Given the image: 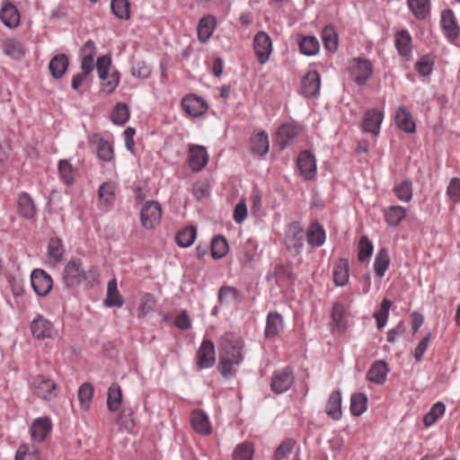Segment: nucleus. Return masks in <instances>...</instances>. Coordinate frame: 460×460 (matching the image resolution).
Segmentation results:
<instances>
[{
    "label": "nucleus",
    "instance_id": "nucleus-1",
    "mask_svg": "<svg viewBox=\"0 0 460 460\" xmlns=\"http://www.w3.org/2000/svg\"><path fill=\"white\" fill-rule=\"evenodd\" d=\"M221 348L218 362V370L221 374H231L235 371L243 359V341L241 337L233 332H226L220 339Z\"/></svg>",
    "mask_w": 460,
    "mask_h": 460
},
{
    "label": "nucleus",
    "instance_id": "nucleus-2",
    "mask_svg": "<svg viewBox=\"0 0 460 460\" xmlns=\"http://www.w3.org/2000/svg\"><path fill=\"white\" fill-rule=\"evenodd\" d=\"M98 273L94 267L87 270L79 258L71 259L65 266L62 272V281L68 288H74L87 281L93 284L98 280Z\"/></svg>",
    "mask_w": 460,
    "mask_h": 460
},
{
    "label": "nucleus",
    "instance_id": "nucleus-3",
    "mask_svg": "<svg viewBox=\"0 0 460 460\" xmlns=\"http://www.w3.org/2000/svg\"><path fill=\"white\" fill-rule=\"evenodd\" d=\"M349 73L358 85H364L373 75V66L367 59L354 58L349 63Z\"/></svg>",
    "mask_w": 460,
    "mask_h": 460
},
{
    "label": "nucleus",
    "instance_id": "nucleus-4",
    "mask_svg": "<svg viewBox=\"0 0 460 460\" xmlns=\"http://www.w3.org/2000/svg\"><path fill=\"white\" fill-rule=\"evenodd\" d=\"M162 218V208L158 202L149 200L143 204L140 209V221L147 230L156 227Z\"/></svg>",
    "mask_w": 460,
    "mask_h": 460
},
{
    "label": "nucleus",
    "instance_id": "nucleus-5",
    "mask_svg": "<svg viewBox=\"0 0 460 460\" xmlns=\"http://www.w3.org/2000/svg\"><path fill=\"white\" fill-rule=\"evenodd\" d=\"M285 243L287 249L299 253L304 246V231L299 223L292 222L286 230Z\"/></svg>",
    "mask_w": 460,
    "mask_h": 460
},
{
    "label": "nucleus",
    "instance_id": "nucleus-6",
    "mask_svg": "<svg viewBox=\"0 0 460 460\" xmlns=\"http://www.w3.org/2000/svg\"><path fill=\"white\" fill-rule=\"evenodd\" d=\"M253 49L260 64H265L272 51V41L270 35L261 31L254 36Z\"/></svg>",
    "mask_w": 460,
    "mask_h": 460
},
{
    "label": "nucleus",
    "instance_id": "nucleus-7",
    "mask_svg": "<svg viewBox=\"0 0 460 460\" xmlns=\"http://www.w3.org/2000/svg\"><path fill=\"white\" fill-rule=\"evenodd\" d=\"M33 393L43 400H51L56 397V384L45 376H34L31 381Z\"/></svg>",
    "mask_w": 460,
    "mask_h": 460
},
{
    "label": "nucleus",
    "instance_id": "nucleus-8",
    "mask_svg": "<svg viewBox=\"0 0 460 460\" xmlns=\"http://www.w3.org/2000/svg\"><path fill=\"white\" fill-rule=\"evenodd\" d=\"M31 284L34 292L40 296H47L53 286V280L49 274L41 269L32 270Z\"/></svg>",
    "mask_w": 460,
    "mask_h": 460
},
{
    "label": "nucleus",
    "instance_id": "nucleus-9",
    "mask_svg": "<svg viewBox=\"0 0 460 460\" xmlns=\"http://www.w3.org/2000/svg\"><path fill=\"white\" fill-rule=\"evenodd\" d=\"M117 190L118 186L115 182L111 181L102 182L98 190L99 206L105 210L110 209L116 200Z\"/></svg>",
    "mask_w": 460,
    "mask_h": 460
},
{
    "label": "nucleus",
    "instance_id": "nucleus-10",
    "mask_svg": "<svg viewBox=\"0 0 460 460\" xmlns=\"http://www.w3.org/2000/svg\"><path fill=\"white\" fill-rule=\"evenodd\" d=\"M321 77L316 71H309L301 80L300 93L306 98L316 96L320 92Z\"/></svg>",
    "mask_w": 460,
    "mask_h": 460
},
{
    "label": "nucleus",
    "instance_id": "nucleus-11",
    "mask_svg": "<svg viewBox=\"0 0 460 460\" xmlns=\"http://www.w3.org/2000/svg\"><path fill=\"white\" fill-rule=\"evenodd\" d=\"M208 162V152L203 146L190 145L189 147V164L192 171L202 170Z\"/></svg>",
    "mask_w": 460,
    "mask_h": 460
},
{
    "label": "nucleus",
    "instance_id": "nucleus-12",
    "mask_svg": "<svg viewBox=\"0 0 460 460\" xmlns=\"http://www.w3.org/2000/svg\"><path fill=\"white\" fill-rule=\"evenodd\" d=\"M198 365L200 368H208L214 365L216 353L214 343L209 340H204L197 351Z\"/></svg>",
    "mask_w": 460,
    "mask_h": 460
},
{
    "label": "nucleus",
    "instance_id": "nucleus-13",
    "mask_svg": "<svg viewBox=\"0 0 460 460\" xmlns=\"http://www.w3.org/2000/svg\"><path fill=\"white\" fill-rule=\"evenodd\" d=\"M384 119V113L376 109L368 110L363 118L362 128L374 136L379 135L380 127Z\"/></svg>",
    "mask_w": 460,
    "mask_h": 460
},
{
    "label": "nucleus",
    "instance_id": "nucleus-14",
    "mask_svg": "<svg viewBox=\"0 0 460 460\" xmlns=\"http://www.w3.org/2000/svg\"><path fill=\"white\" fill-rule=\"evenodd\" d=\"M297 166L301 175L306 180H311L316 175V160L314 155L308 151L300 153L297 158Z\"/></svg>",
    "mask_w": 460,
    "mask_h": 460
},
{
    "label": "nucleus",
    "instance_id": "nucleus-15",
    "mask_svg": "<svg viewBox=\"0 0 460 460\" xmlns=\"http://www.w3.org/2000/svg\"><path fill=\"white\" fill-rule=\"evenodd\" d=\"M31 330L37 339L52 338L56 334L52 323L43 316H38L32 321Z\"/></svg>",
    "mask_w": 460,
    "mask_h": 460
},
{
    "label": "nucleus",
    "instance_id": "nucleus-16",
    "mask_svg": "<svg viewBox=\"0 0 460 460\" xmlns=\"http://www.w3.org/2000/svg\"><path fill=\"white\" fill-rule=\"evenodd\" d=\"M181 105L184 111L190 116L199 117L208 110L205 100L196 95H189L183 98Z\"/></svg>",
    "mask_w": 460,
    "mask_h": 460
},
{
    "label": "nucleus",
    "instance_id": "nucleus-17",
    "mask_svg": "<svg viewBox=\"0 0 460 460\" xmlns=\"http://www.w3.org/2000/svg\"><path fill=\"white\" fill-rule=\"evenodd\" d=\"M397 127L406 133H414L416 125L412 119V115L405 106H400L394 117Z\"/></svg>",
    "mask_w": 460,
    "mask_h": 460
},
{
    "label": "nucleus",
    "instance_id": "nucleus-18",
    "mask_svg": "<svg viewBox=\"0 0 460 460\" xmlns=\"http://www.w3.org/2000/svg\"><path fill=\"white\" fill-rule=\"evenodd\" d=\"M52 427L49 418H38L34 420L31 427V435L33 440L42 442Z\"/></svg>",
    "mask_w": 460,
    "mask_h": 460
},
{
    "label": "nucleus",
    "instance_id": "nucleus-19",
    "mask_svg": "<svg viewBox=\"0 0 460 460\" xmlns=\"http://www.w3.org/2000/svg\"><path fill=\"white\" fill-rule=\"evenodd\" d=\"M191 425L196 432L201 435H209L212 432L208 415L200 410L191 413Z\"/></svg>",
    "mask_w": 460,
    "mask_h": 460
},
{
    "label": "nucleus",
    "instance_id": "nucleus-20",
    "mask_svg": "<svg viewBox=\"0 0 460 460\" xmlns=\"http://www.w3.org/2000/svg\"><path fill=\"white\" fill-rule=\"evenodd\" d=\"M385 223L392 227L399 226V224L406 217L405 208L398 205L389 206L383 210Z\"/></svg>",
    "mask_w": 460,
    "mask_h": 460
},
{
    "label": "nucleus",
    "instance_id": "nucleus-21",
    "mask_svg": "<svg viewBox=\"0 0 460 460\" xmlns=\"http://www.w3.org/2000/svg\"><path fill=\"white\" fill-rule=\"evenodd\" d=\"M341 393L340 390L332 392L327 401L325 412L334 420H339L341 418Z\"/></svg>",
    "mask_w": 460,
    "mask_h": 460
},
{
    "label": "nucleus",
    "instance_id": "nucleus-22",
    "mask_svg": "<svg viewBox=\"0 0 460 460\" xmlns=\"http://www.w3.org/2000/svg\"><path fill=\"white\" fill-rule=\"evenodd\" d=\"M0 19L8 28H15L20 23V13L11 3H5L0 11Z\"/></svg>",
    "mask_w": 460,
    "mask_h": 460
},
{
    "label": "nucleus",
    "instance_id": "nucleus-23",
    "mask_svg": "<svg viewBox=\"0 0 460 460\" xmlns=\"http://www.w3.org/2000/svg\"><path fill=\"white\" fill-rule=\"evenodd\" d=\"M441 25L447 38L454 40L458 36L459 27L453 11L447 9L442 12Z\"/></svg>",
    "mask_w": 460,
    "mask_h": 460
},
{
    "label": "nucleus",
    "instance_id": "nucleus-24",
    "mask_svg": "<svg viewBox=\"0 0 460 460\" xmlns=\"http://www.w3.org/2000/svg\"><path fill=\"white\" fill-rule=\"evenodd\" d=\"M104 305L107 307H121L124 305V299L119 292L118 283L115 278L111 279L108 282Z\"/></svg>",
    "mask_w": 460,
    "mask_h": 460
},
{
    "label": "nucleus",
    "instance_id": "nucleus-25",
    "mask_svg": "<svg viewBox=\"0 0 460 460\" xmlns=\"http://www.w3.org/2000/svg\"><path fill=\"white\" fill-rule=\"evenodd\" d=\"M69 59L65 54H58L53 57L49 64L51 75L56 78H61L67 70Z\"/></svg>",
    "mask_w": 460,
    "mask_h": 460
},
{
    "label": "nucleus",
    "instance_id": "nucleus-26",
    "mask_svg": "<svg viewBox=\"0 0 460 460\" xmlns=\"http://www.w3.org/2000/svg\"><path fill=\"white\" fill-rule=\"evenodd\" d=\"M333 281L337 287L345 286L349 279V261L346 259H340L333 268Z\"/></svg>",
    "mask_w": 460,
    "mask_h": 460
},
{
    "label": "nucleus",
    "instance_id": "nucleus-27",
    "mask_svg": "<svg viewBox=\"0 0 460 460\" xmlns=\"http://www.w3.org/2000/svg\"><path fill=\"white\" fill-rule=\"evenodd\" d=\"M216 28V19L207 15L200 19L198 24V38L200 42H206L211 37Z\"/></svg>",
    "mask_w": 460,
    "mask_h": 460
},
{
    "label": "nucleus",
    "instance_id": "nucleus-28",
    "mask_svg": "<svg viewBox=\"0 0 460 460\" xmlns=\"http://www.w3.org/2000/svg\"><path fill=\"white\" fill-rule=\"evenodd\" d=\"M17 206L20 215L25 218H32L36 214L35 204L31 197L26 192L18 195Z\"/></svg>",
    "mask_w": 460,
    "mask_h": 460
},
{
    "label": "nucleus",
    "instance_id": "nucleus-29",
    "mask_svg": "<svg viewBox=\"0 0 460 460\" xmlns=\"http://www.w3.org/2000/svg\"><path fill=\"white\" fill-rule=\"evenodd\" d=\"M307 243L312 246H322L326 239L323 227L318 223H314L306 230Z\"/></svg>",
    "mask_w": 460,
    "mask_h": 460
},
{
    "label": "nucleus",
    "instance_id": "nucleus-30",
    "mask_svg": "<svg viewBox=\"0 0 460 460\" xmlns=\"http://www.w3.org/2000/svg\"><path fill=\"white\" fill-rule=\"evenodd\" d=\"M252 151L253 154L263 156L269 152L270 144L268 134L265 131L258 132L251 139Z\"/></svg>",
    "mask_w": 460,
    "mask_h": 460
},
{
    "label": "nucleus",
    "instance_id": "nucleus-31",
    "mask_svg": "<svg viewBox=\"0 0 460 460\" xmlns=\"http://www.w3.org/2000/svg\"><path fill=\"white\" fill-rule=\"evenodd\" d=\"M4 53L13 59H21L25 56V49L22 44L13 39H7L3 43Z\"/></svg>",
    "mask_w": 460,
    "mask_h": 460
},
{
    "label": "nucleus",
    "instance_id": "nucleus-32",
    "mask_svg": "<svg viewBox=\"0 0 460 460\" xmlns=\"http://www.w3.org/2000/svg\"><path fill=\"white\" fill-rule=\"evenodd\" d=\"M367 396L363 393L351 394L349 410L353 416L358 417L367 409Z\"/></svg>",
    "mask_w": 460,
    "mask_h": 460
},
{
    "label": "nucleus",
    "instance_id": "nucleus-33",
    "mask_svg": "<svg viewBox=\"0 0 460 460\" xmlns=\"http://www.w3.org/2000/svg\"><path fill=\"white\" fill-rule=\"evenodd\" d=\"M297 133L298 128L294 124L288 123L280 126L278 129L280 147L282 149L286 147L296 137Z\"/></svg>",
    "mask_w": 460,
    "mask_h": 460
},
{
    "label": "nucleus",
    "instance_id": "nucleus-34",
    "mask_svg": "<svg viewBox=\"0 0 460 460\" xmlns=\"http://www.w3.org/2000/svg\"><path fill=\"white\" fill-rule=\"evenodd\" d=\"M390 265V257L385 248H381L375 258L374 270L378 278L384 277Z\"/></svg>",
    "mask_w": 460,
    "mask_h": 460
},
{
    "label": "nucleus",
    "instance_id": "nucleus-35",
    "mask_svg": "<svg viewBox=\"0 0 460 460\" xmlns=\"http://www.w3.org/2000/svg\"><path fill=\"white\" fill-rule=\"evenodd\" d=\"M283 328V320L279 314L270 313L267 318L265 335L267 337L276 336Z\"/></svg>",
    "mask_w": 460,
    "mask_h": 460
},
{
    "label": "nucleus",
    "instance_id": "nucleus-36",
    "mask_svg": "<svg viewBox=\"0 0 460 460\" xmlns=\"http://www.w3.org/2000/svg\"><path fill=\"white\" fill-rule=\"evenodd\" d=\"M197 237V230L193 226L182 228L176 234L175 240L179 246L187 248L192 245Z\"/></svg>",
    "mask_w": 460,
    "mask_h": 460
},
{
    "label": "nucleus",
    "instance_id": "nucleus-37",
    "mask_svg": "<svg viewBox=\"0 0 460 460\" xmlns=\"http://www.w3.org/2000/svg\"><path fill=\"white\" fill-rule=\"evenodd\" d=\"M397 199L402 202H409L413 196L412 182L411 180H404L395 185L393 189Z\"/></svg>",
    "mask_w": 460,
    "mask_h": 460
},
{
    "label": "nucleus",
    "instance_id": "nucleus-38",
    "mask_svg": "<svg viewBox=\"0 0 460 460\" xmlns=\"http://www.w3.org/2000/svg\"><path fill=\"white\" fill-rule=\"evenodd\" d=\"M408 5L419 20L425 19L430 11L429 0H408Z\"/></svg>",
    "mask_w": 460,
    "mask_h": 460
},
{
    "label": "nucleus",
    "instance_id": "nucleus-39",
    "mask_svg": "<svg viewBox=\"0 0 460 460\" xmlns=\"http://www.w3.org/2000/svg\"><path fill=\"white\" fill-rule=\"evenodd\" d=\"M122 402L121 389L118 385H112L108 390L107 406L111 411H117Z\"/></svg>",
    "mask_w": 460,
    "mask_h": 460
},
{
    "label": "nucleus",
    "instance_id": "nucleus-40",
    "mask_svg": "<svg viewBox=\"0 0 460 460\" xmlns=\"http://www.w3.org/2000/svg\"><path fill=\"white\" fill-rule=\"evenodd\" d=\"M130 4L128 0H111V13L119 20L127 21L130 18Z\"/></svg>",
    "mask_w": 460,
    "mask_h": 460
},
{
    "label": "nucleus",
    "instance_id": "nucleus-41",
    "mask_svg": "<svg viewBox=\"0 0 460 460\" xmlns=\"http://www.w3.org/2000/svg\"><path fill=\"white\" fill-rule=\"evenodd\" d=\"M293 382V376H272L270 387L274 393L282 394L289 389Z\"/></svg>",
    "mask_w": 460,
    "mask_h": 460
},
{
    "label": "nucleus",
    "instance_id": "nucleus-42",
    "mask_svg": "<svg viewBox=\"0 0 460 460\" xmlns=\"http://www.w3.org/2000/svg\"><path fill=\"white\" fill-rule=\"evenodd\" d=\"M254 447L252 443L244 441L234 448L232 460H252Z\"/></svg>",
    "mask_w": 460,
    "mask_h": 460
},
{
    "label": "nucleus",
    "instance_id": "nucleus-43",
    "mask_svg": "<svg viewBox=\"0 0 460 460\" xmlns=\"http://www.w3.org/2000/svg\"><path fill=\"white\" fill-rule=\"evenodd\" d=\"M301 53L306 56H314L320 49V43L314 36L303 37L299 41Z\"/></svg>",
    "mask_w": 460,
    "mask_h": 460
},
{
    "label": "nucleus",
    "instance_id": "nucleus-44",
    "mask_svg": "<svg viewBox=\"0 0 460 460\" xmlns=\"http://www.w3.org/2000/svg\"><path fill=\"white\" fill-rule=\"evenodd\" d=\"M322 38L326 49L332 53L337 50L338 34L332 26L329 25L323 29Z\"/></svg>",
    "mask_w": 460,
    "mask_h": 460
},
{
    "label": "nucleus",
    "instance_id": "nucleus-45",
    "mask_svg": "<svg viewBox=\"0 0 460 460\" xmlns=\"http://www.w3.org/2000/svg\"><path fill=\"white\" fill-rule=\"evenodd\" d=\"M395 46L402 56H407L411 52V37L407 31L398 32Z\"/></svg>",
    "mask_w": 460,
    "mask_h": 460
},
{
    "label": "nucleus",
    "instance_id": "nucleus-46",
    "mask_svg": "<svg viewBox=\"0 0 460 460\" xmlns=\"http://www.w3.org/2000/svg\"><path fill=\"white\" fill-rule=\"evenodd\" d=\"M48 258L52 262H58L62 260L64 254V247L62 242L58 238L50 239L48 245Z\"/></svg>",
    "mask_w": 460,
    "mask_h": 460
},
{
    "label": "nucleus",
    "instance_id": "nucleus-47",
    "mask_svg": "<svg viewBox=\"0 0 460 460\" xmlns=\"http://www.w3.org/2000/svg\"><path fill=\"white\" fill-rule=\"evenodd\" d=\"M129 109L127 104L119 102L118 103L111 113V120L116 125H124L129 119Z\"/></svg>",
    "mask_w": 460,
    "mask_h": 460
},
{
    "label": "nucleus",
    "instance_id": "nucleus-48",
    "mask_svg": "<svg viewBox=\"0 0 460 460\" xmlns=\"http://www.w3.org/2000/svg\"><path fill=\"white\" fill-rule=\"evenodd\" d=\"M446 406L442 402H438L434 403L429 410L423 417V423L426 427H430L433 425L438 419L445 413Z\"/></svg>",
    "mask_w": 460,
    "mask_h": 460
},
{
    "label": "nucleus",
    "instance_id": "nucleus-49",
    "mask_svg": "<svg viewBox=\"0 0 460 460\" xmlns=\"http://www.w3.org/2000/svg\"><path fill=\"white\" fill-rule=\"evenodd\" d=\"M60 180L66 185H72L75 181L74 168L67 160H60L58 164Z\"/></svg>",
    "mask_w": 460,
    "mask_h": 460
},
{
    "label": "nucleus",
    "instance_id": "nucleus-50",
    "mask_svg": "<svg viewBox=\"0 0 460 460\" xmlns=\"http://www.w3.org/2000/svg\"><path fill=\"white\" fill-rule=\"evenodd\" d=\"M391 306L392 302L387 298H384L379 310L375 313L374 316L378 329H382L386 325Z\"/></svg>",
    "mask_w": 460,
    "mask_h": 460
},
{
    "label": "nucleus",
    "instance_id": "nucleus-51",
    "mask_svg": "<svg viewBox=\"0 0 460 460\" xmlns=\"http://www.w3.org/2000/svg\"><path fill=\"white\" fill-rule=\"evenodd\" d=\"M93 395V387L89 383L83 384L78 389V400L81 404V408L84 411H88L90 408V402Z\"/></svg>",
    "mask_w": 460,
    "mask_h": 460
},
{
    "label": "nucleus",
    "instance_id": "nucleus-52",
    "mask_svg": "<svg viewBox=\"0 0 460 460\" xmlns=\"http://www.w3.org/2000/svg\"><path fill=\"white\" fill-rule=\"evenodd\" d=\"M228 250V244L222 235L216 236L211 243V255L214 259L223 258Z\"/></svg>",
    "mask_w": 460,
    "mask_h": 460
},
{
    "label": "nucleus",
    "instance_id": "nucleus-53",
    "mask_svg": "<svg viewBox=\"0 0 460 460\" xmlns=\"http://www.w3.org/2000/svg\"><path fill=\"white\" fill-rule=\"evenodd\" d=\"M296 441L292 438L283 440L276 449L274 460H288L292 454Z\"/></svg>",
    "mask_w": 460,
    "mask_h": 460
},
{
    "label": "nucleus",
    "instance_id": "nucleus-54",
    "mask_svg": "<svg viewBox=\"0 0 460 460\" xmlns=\"http://www.w3.org/2000/svg\"><path fill=\"white\" fill-rule=\"evenodd\" d=\"M447 195L449 201L455 205L460 202V179L453 178L450 180L447 188Z\"/></svg>",
    "mask_w": 460,
    "mask_h": 460
},
{
    "label": "nucleus",
    "instance_id": "nucleus-55",
    "mask_svg": "<svg viewBox=\"0 0 460 460\" xmlns=\"http://www.w3.org/2000/svg\"><path fill=\"white\" fill-rule=\"evenodd\" d=\"M374 246L367 236H362L358 243V260L365 261L373 253Z\"/></svg>",
    "mask_w": 460,
    "mask_h": 460
},
{
    "label": "nucleus",
    "instance_id": "nucleus-56",
    "mask_svg": "<svg viewBox=\"0 0 460 460\" xmlns=\"http://www.w3.org/2000/svg\"><path fill=\"white\" fill-rule=\"evenodd\" d=\"M155 308V300L150 294H145L142 298L138 308V316L144 317Z\"/></svg>",
    "mask_w": 460,
    "mask_h": 460
},
{
    "label": "nucleus",
    "instance_id": "nucleus-57",
    "mask_svg": "<svg viewBox=\"0 0 460 460\" xmlns=\"http://www.w3.org/2000/svg\"><path fill=\"white\" fill-rule=\"evenodd\" d=\"M111 65V59L109 56H102L97 58L96 70L102 81H105L108 78Z\"/></svg>",
    "mask_w": 460,
    "mask_h": 460
},
{
    "label": "nucleus",
    "instance_id": "nucleus-58",
    "mask_svg": "<svg viewBox=\"0 0 460 460\" xmlns=\"http://www.w3.org/2000/svg\"><path fill=\"white\" fill-rule=\"evenodd\" d=\"M237 299V291L234 288L223 286L218 292V300L221 304H231Z\"/></svg>",
    "mask_w": 460,
    "mask_h": 460
},
{
    "label": "nucleus",
    "instance_id": "nucleus-59",
    "mask_svg": "<svg viewBox=\"0 0 460 460\" xmlns=\"http://www.w3.org/2000/svg\"><path fill=\"white\" fill-rule=\"evenodd\" d=\"M131 75L139 79L148 78L151 75V67L145 61H137L131 67Z\"/></svg>",
    "mask_w": 460,
    "mask_h": 460
},
{
    "label": "nucleus",
    "instance_id": "nucleus-60",
    "mask_svg": "<svg viewBox=\"0 0 460 460\" xmlns=\"http://www.w3.org/2000/svg\"><path fill=\"white\" fill-rule=\"evenodd\" d=\"M434 61L431 58L422 57L415 65L418 73L422 76L429 75L432 73Z\"/></svg>",
    "mask_w": 460,
    "mask_h": 460
},
{
    "label": "nucleus",
    "instance_id": "nucleus-61",
    "mask_svg": "<svg viewBox=\"0 0 460 460\" xmlns=\"http://www.w3.org/2000/svg\"><path fill=\"white\" fill-rule=\"evenodd\" d=\"M98 157L104 162H111L113 159V149L107 141H100L97 147Z\"/></svg>",
    "mask_w": 460,
    "mask_h": 460
},
{
    "label": "nucleus",
    "instance_id": "nucleus-62",
    "mask_svg": "<svg viewBox=\"0 0 460 460\" xmlns=\"http://www.w3.org/2000/svg\"><path fill=\"white\" fill-rule=\"evenodd\" d=\"M119 83V73L118 71H114L111 75H108V78H106L105 81H102V89L108 93H111L115 91Z\"/></svg>",
    "mask_w": 460,
    "mask_h": 460
},
{
    "label": "nucleus",
    "instance_id": "nucleus-63",
    "mask_svg": "<svg viewBox=\"0 0 460 460\" xmlns=\"http://www.w3.org/2000/svg\"><path fill=\"white\" fill-rule=\"evenodd\" d=\"M247 217V207L243 199H240L234 210V220L241 224Z\"/></svg>",
    "mask_w": 460,
    "mask_h": 460
},
{
    "label": "nucleus",
    "instance_id": "nucleus-64",
    "mask_svg": "<svg viewBox=\"0 0 460 460\" xmlns=\"http://www.w3.org/2000/svg\"><path fill=\"white\" fill-rule=\"evenodd\" d=\"M192 192L197 199L206 198L209 193V186L206 181H199L193 184Z\"/></svg>",
    "mask_w": 460,
    "mask_h": 460
}]
</instances>
